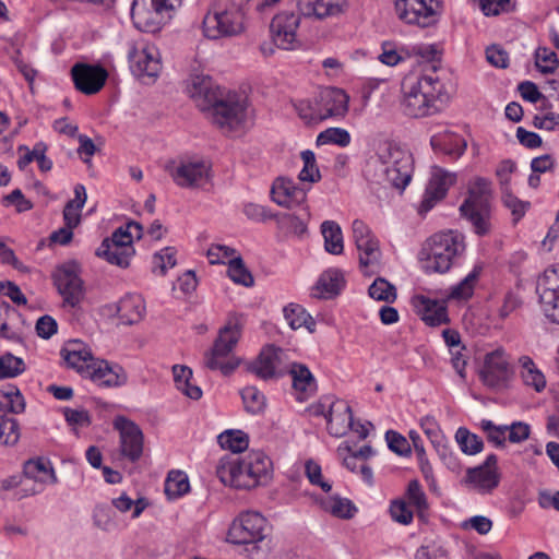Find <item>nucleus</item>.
Wrapping results in <instances>:
<instances>
[{
	"instance_id": "nucleus-55",
	"label": "nucleus",
	"mask_w": 559,
	"mask_h": 559,
	"mask_svg": "<svg viewBox=\"0 0 559 559\" xmlns=\"http://www.w3.org/2000/svg\"><path fill=\"white\" fill-rule=\"evenodd\" d=\"M418 81H426L428 83L431 91L427 93V96L432 100V103L441 106L448 98L444 84L435 73H426L421 75Z\"/></svg>"
},
{
	"instance_id": "nucleus-17",
	"label": "nucleus",
	"mask_w": 559,
	"mask_h": 559,
	"mask_svg": "<svg viewBox=\"0 0 559 559\" xmlns=\"http://www.w3.org/2000/svg\"><path fill=\"white\" fill-rule=\"evenodd\" d=\"M53 283L63 302L72 308L80 305L84 297L83 281L74 264L59 266L52 274Z\"/></svg>"
},
{
	"instance_id": "nucleus-45",
	"label": "nucleus",
	"mask_w": 559,
	"mask_h": 559,
	"mask_svg": "<svg viewBox=\"0 0 559 559\" xmlns=\"http://www.w3.org/2000/svg\"><path fill=\"white\" fill-rule=\"evenodd\" d=\"M245 409L257 415L265 408V396L255 386H246L240 392Z\"/></svg>"
},
{
	"instance_id": "nucleus-2",
	"label": "nucleus",
	"mask_w": 559,
	"mask_h": 559,
	"mask_svg": "<svg viewBox=\"0 0 559 559\" xmlns=\"http://www.w3.org/2000/svg\"><path fill=\"white\" fill-rule=\"evenodd\" d=\"M193 96L203 97L202 110L211 115L212 123L223 133L228 134L241 130L248 122V102L237 93L218 96L211 87V80L197 78L193 81Z\"/></svg>"
},
{
	"instance_id": "nucleus-6",
	"label": "nucleus",
	"mask_w": 559,
	"mask_h": 559,
	"mask_svg": "<svg viewBox=\"0 0 559 559\" xmlns=\"http://www.w3.org/2000/svg\"><path fill=\"white\" fill-rule=\"evenodd\" d=\"M243 20V11L236 2L216 0L203 19V33L210 39L237 36L245 29Z\"/></svg>"
},
{
	"instance_id": "nucleus-29",
	"label": "nucleus",
	"mask_w": 559,
	"mask_h": 559,
	"mask_svg": "<svg viewBox=\"0 0 559 559\" xmlns=\"http://www.w3.org/2000/svg\"><path fill=\"white\" fill-rule=\"evenodd\" d=\"M135 250L133 246H118L103 240L96 250V255L105 259L108 263L118 265L120 267H128L131 258L134 255Z\"/></svg>"
},
{
	"instance_id": "nucleus-21",
	"label": "nucleus",
	"mask_w": 559,
	"mask_h": 559,
	"mask_svg": "<svg viewBox=\"0 0 559 559\" xmlns=\"http://www.w3.org/2000/svg\"><path fill=\"white\" fill-rule=\"evenodd\" d=\"M510 377V364L506 352L501 348L485 356L480 378L489 388L502 386Z\"/></svg>"
},
{
	"instance_id": "nucleus-35",
	"label": "nucleus",
	"mask_w": 559,
	"mask_h": 559,
	"mask_svg": "<svg viewBox=\"0 0 559 559\" xmlns=\"http://www.w3.org/2000/svg\"><path fill=\"white\" fill-rule=\"evenodd\" d=\"M24 481L34 479L40 483H47L48 480L52 484L57 483V477L52 467L49 466V463L38 459V460H29L24 465Z\"/></svg>"
},
{
	"instance_id": "nucleus-31",
	"label": "nucleus",
	"mask_w": 559,
	"mask_h": 559,
	"mask_svg": "<svg viewBox=\"0 0 559 559\" xmlns=\"http://www.w3.org/2000/svg\"><path fill=\"white\" fill-rule=\"evenodd\" d=\"M436 152H441L453 158L462 156L466 150V141L460 135L452 133L436 134L430 140Z\"/></svg>"
},
{
	"instance_id": "nucleus-13",
	"label": "nucleus",
	"mask_w": 559,
	"mask_h": 559,
	"mask_svg": "<svg viewBox=\"0 0 559 559\" xmlns=\"http://www.w3.org/2000/svg\"><path fill=\"white\" fill-rule=\"evenodd\" d=\"M284 358L285 352L282 348L269 345L248 365V371L264 381L282 378L287 374Z\"/></svg>"
},
{
	"instance_id": "nucleus-5",
	"label": "nucleus",
	"mask_w": 559,
	"mask_h": 559,
	"mask_svg": "<svg viewBox=\"0 0 559 559\" xmlns=\"http://www.w3.org/2000/svg\"><path fill=\"white\" fill-rule=\"evenodd\" d=\"M464 251V236L448 230L429 237L421 246L418 260L426 274H443L454 265Z\"/></svg>"
},
{
	"instance_id": "nucleus-3",
	"label": "nucleus",
	"mask_w": 559,
	"mask_h": 559,
	"mask_svg": "<svg viewBox=\"0 0 559 559\" xmlns=\"http://www.w3.org/2000/svg\"><path fill=\"white\" fill-rule=\"evenodd\" d=\"M67 367L100 388H119L127 383L128 376L117 364L95 358L91 348L80 340H70L60 350Z\"/></svg>"
},
{
	"instance_id": "nucleus-10",
	"label": "nucleus",
	"mask_w": 559,
	"mask_h": 559,
	"mask_svg": "<svg viewBox=\"0 0 559 559\" xmlns=\"http://www.w3.org/2000/svg\"><path fill=\"white\" fill-rule=\"evenodd\" d=\"M439 0H395V10L408 24L428 27L437 23L440 15Z\"/></svg>"
},
{
	"instance_id": "nucleus-32",
	"label": "nucleus",
	"mask_w": 559,
	"mask_h": 559,
	"mask_svg": "<svg viewBox=\"0 0 559 559\" xmlns=\"http://www.w3.org/2000/svg\"><path fill=\"white\" fill-rule=\"evenodd\" d=\"M25 400L14 384H7L0 389V412L21 414L25 411Z\"/></svg>"
},
{
	"instance_id": "nucleus-24",
	"label": "nucleus",
	"mask_w": 559,
	"mask_h": 559,
	"mask_svg": "<svg viewBox=\"0 0 559 559\" xmlns=\"http://www.w3.org/2000/svg\"><path fill=\"white\" fill-rule=\"evenodd\" d=\"M348 7L347 0H298L297 9L307 19L323 20L343 13Z\"/></svg>"
},
{
	"instance_id": "nucleus-8",
	"label": "nucleus",
	"mask_w": 559,
	"mask_h": 559,
	"mask_svg": "<svg viewBox=\"0 0 559 559\" xmlns=\"http://www.w3.org/2000/svg\"><path fill=\"white\" fill-rule=\"evenodd\" d=\"M491 181L476 178L468 188V197L460 206L462 216L467 218L474 231L484 236L490 230Z\"/></svg>"
},
{
	"instance_id": "nucleus-18",
	"label": "nucleus",
	"mask_w": 559,
	"mask_h": 559,
	"mask_svg": "<svg viewBox=\"0 0 559 559\" xmlns=\"http://www.w3.org/2000/svg\"><path fill=\"white\" fill-rule=\"evenodd\" d=\"M431 90L426 81H417L402 100L403 112L412 118L433 115L440 110V105L432 103L427 96Z\"/></svg>"
},
{
	"instance_id": "nucleus-44",
	"label": "nucleus",
	"mask_w": 559,
	"mask_h": 559,
	"mask_svg": "<svg viewBox=\"0 0 559 559\" xmlns=\"http://www.w3.org/2000/svg\"><path fill=\"white\" fill-rule=\"evenodd\" d=\"M534 57L535 66L543 74H552L559 68L557 53L547 47H538L535 50Z\"/></svg>"
},
{
	"instance_id": "nucleus-51",
	"label": "nucleus",
	"mask_w": 559,
	"mask_h": 559,
	"mask_svg": "<svg viewBox=\"0 0 559 559\" xmlns=\"http://www.w3.org/2000/svg\"><path fill=\"white\" fill-rule=\"evenodd\" d=\"M112 507H115L118 511L126 513L132 510V518H139L140 514L147 507V502L144 498H139L136 500H132L127 493H122L118 498L112 499Z\"/></svg>"
},
{
	"instance_id": "nucleus-63",
	"label": "nucleus",
	"mask_w": 559,
	"mask_h": 559,
	"mask_svg": "<svg viewBox=\"0 0 559 559\" xmlns=\"http://www.w3.org/2000/svg\"><path fill=\"white\" fill-rule=\"evenodd\" d=\"M518 91L520 92L523 99L530 103H537L539 100L544 102L543 108H547L550 106L549 102L545 97L543 93L539 92L537 85L531 81L521 82L518 86Z\"/></svg>"
},
{
	"instance_id": "nucleus-54",
	"label": "nucleus",
	"mask_w": 559,
	"mask_h": 559,
	"mask_svg": "<svg viewBox=\"0 0 559 559\" xmlns=\"http://www.w3.org/2000/svg\"><path fill=\"white\" fill-rule=\"evenodd\" d=\"M480 428L486 433L487 440L493 443L496 447H504L507 440L508 426L507 425H495L489 419H483L480 421Z\"/></svg>"
},
{
	"instance_id": "nucleus-42",
	"label": "nucleus",
	"mask_w": 559,
	"mask_h": 559,
	"mask_svg": "<svg viewBox=\"0 0 559 559\" xmlns=\"http://www.w3.org/2000/svg\"><path fill=\"white\" fill-rule=\"evenodd\" d=\"M323 508L332 515L340 519H350L357 512L355 504L346 498L330 497L323 502Z\"/></svg>"
},
{
	"instance_id": "nucleus-56",
	"label": "nucleus",
	"mask_w": 559,
	"mask_h": 559,
	"mask_svg": "<svg viewBox=\"0 0 559 559\" xmlns=\"http://www.w3.org/2000/svg\"><path fill=\"white\" fill-rule=\"evenodd\" d=\"M94 524L103 531H111L117 526L115 512L106 504L96 506L93 514Z\"/></svg>"
},
{
	"instance_id": "nucleus-11",
	"label": "nucleus",
	"mask_w": 559,
	"mask_h": 559,
	"mask_svg": "<svg viewBox=\"0 0 559 559\" xmlns=\"http://www.w3.org/2000/svg\"><path fill=\"white\" fill-rule=\"evenodd\" d=\"M267 521L259 512L247 511L230 525L227 540L237 544H253L264 539Z\"/></svg>"
},
{
	"instance_id": "nucleus-19",
	"label": "nucleus",
	"mask_w": 559,
	"mask_h": 559,
	"mask_svg": "<svg viewBox=\"0 0 559 559\" xmlns=\"http://www.w3.org/2000/svg\"><path fill=\"white\" fill-rule=\"evenodd\" d=\"M353 239L359 251V263L361 267L377 265L380 260L379 241L371 229L360 219H355L352 225Z\"/></svg>"
},
{
	"instance_id": "nucleus-30",
	"label": "nucleus",
	"mask_w": 559,
	"mask_h": 559,
	"mask_svg": "<svg viewBox=\"0 0 559 559\" xmlns=\"http://www.w3.org/2000/svg\"><path fill=\"white\" fill-rule=\"evenodd\" d=\"M344 286L345 278L343 272L338 269H329L320 275L314 287V290L318 292V294L314 293L313 296L319 298H330L338 295Z\"/></svg>"
},
{
	"instance_id": "nucleus-62",
	"label": "nucleus",
	"mask_w": 559,
	"mask_h": 559,
	"mask_svg": "<svg viewBox=\"0 0 559 559\" xmlns=\"http://www.w3.org/2000/svg\"><path fill=\"white\" fill-rule=\"evenodd\" d=\"M502 202L504 206L511 211L514 223H518L531 206L530 202L522 201L510 192L503 194Z\"/></svg>"
},
{
	"instance_id": "nucleus-43",
	"label": "nucleus",
	"mask_w": 559,
	"mask_h": 559,
	"mask_svg": "<svg viewBox=\"0 0 559 559\" xmlns=\"http://www.w3.org/2000/svg\"><path fill=\"white\" fill-rule=\"evenodd\" d=\"M190 489L188 476L181 471L169 472L166 483L165 492L169 498H178L187 493Z\"/></svg>"
},
{
	"instance_id": "nucleus-46",
	"label": "nucleus",
	"mask_w": 559,
	"mask_h": 559,
	"mask_svg": "<svg viewBox=\"0 0 559 559\" xmlns=\"http://www.w3.org/2000/svg\"><path fill=\"white\" fill-rule=\"evenodd\" d=\"M228 276L236 283L250 287L253 285L254 280L250 271L246 267L243 260L240 257H234L228 263Z\"/></svg>"
},
{
	"instance_id": "nucleus-15",
	"label": "nucleus",
	"mask_w": 559,
	"mask_h": 559,
	"mask_svg": "<svg viewBox=\"0 0 559 559\" xmlns=\"http://www.w3.org/2000/svg\"><path fill=\"white\" fill-rule=\"evenodd\" d=\"M210 165L204 160H182L167 164L166 170L181 188H199L210 179Z\"/></svg>"
},
{
	"instance_id": "nucleus-9",
	"label": "nucleus",
	"mask_w": 559,
	"mask_h": 559,
	"mask_svg": "<svg viewBox=\"0 0 559 559\" xmlns=\"http://www.w3.org/2000/svg\"><path fill=\"white\" fill-rule=\"evenodd\" d=\"M174 11L170 0H133L131 17L138 29L154 34L171 20Z\"/></svg>"
},
{
	"instance_id": "nucleus-1",
	"label": "nucleus",
	"mask_w": 559,
	"mask_h": 559,
	"mask_svg": "<svg viewBox=\"0 0 559 559\" xmlns=\"http://www.w3.org/2000/svg\"><path fill=\"white\" fill-rule=\"evenodd\" d=\"M414 159L411 152L394 141L379 143L366 166V176L374 183L403 191L412 180Z\"/></svg>"
},
{
	"instance_id": "nucleus-27",
	"label": "nucleus",
	"mask_w": 559,
	"mask_h": 559,
	"mask_svg": "<svg viewBox=\"0 0 559 559\" xmlns=\"http://www.w3.org/2000/svg\"><path fill=\"white\" fill-rule=\"evenodd\" d=\"M412 302L417 313L428 325L438 326L448 322L447 308L442 302L424 295L413 297Z\"/></svg>"
},
{
	"instance_id": "nucleus-12",
	"label": "nucleus",
	"mask_w": 559,
	"mask_h": 559,
	"mask_svg": "<svg viewBox=\"0 0 559 559\" xmlns=\"http://www.w3.org/2000/svg\"><path fill=\"white\" fill-rule=\"evenodd\" d=\"M128 60L132 73L141 79H155L162 69L157 48L144 41L128 45Z\"/></svg>"
},
{
	"instance_id": "nucleus-36",
	"label": "nucleus",
	"mask_w": 559,
	"mask_h": 559,
	"mask_svg": "<svg viewBox=\"0 0 559 559\" xmlns=\"http://www.w3.org/2000/svg\"><path fill=\"white\" fill-rule=\"evenodd\" d=\"M519 362L521 366V378L524 384L534 388L537 392L543 391L546 386V379L543 372L537 369L532 358L522 356Z\"/></svg>"
},
{
	"instance_id": "nucleus-59",
	"label": "nucleus",
	"mask_w": 559,
	"mask_h": 559,
	"mask_svg": "<svg viewBox=\"0 0 559 559\" xmlns=\"http://www.w3.org/2000/svg\"><path fill=\"white\" fill-rule=\"evenodd\" d=\"M176 265L175 249L166 247L153 257V272L165 275L168 269Z\"/></svg>"
},
{
	"instance_id": "nucleus-39",
	"label": "nucleus",
	"mask_w": 559,
	"mask_h": 559,
	"mask_svg": "<svg viewBox=\"0 0 559 559\" xmlns=\"http://www.w3.org/2000/svg\"><path fill=\"white\" fill-rule=\"evenodd\" d=\"M21 437L19 421L0 412V445H14Z\"/></svg>"
},
{
	"instance_id": "nucleus-47",
	"label": "nucleus",
	"mask_w": 559,
	"mask_h": 559,
	"mask_svg": "<svg viewBox=\"0 0 559 559\" xmlns=\"http://www.w3.org/2000/svg\"><path fill=\"white\" fill-rule=\"evenodd\" d=\"M369 296L379 301L393 302L396 299V288L383 277H378L369 286Z\"/></svg>"
},
{
	"instance_id": "nucleus-20",
	"label": "nucleus",
	"mask_w": 559,
	"mask_h": 559,
	"mask_svg": "<svg viewBox=\"0 0 559 559\" xmlns=\"http://www.w3.org/2000/svg\"><path fill=\"white\" fill-rule=\"evenodd\" d=\"M71 76L78 91L85 95L98 93L106 83L108 72L102 66L75 63Z\"/></svg>"
},
{
	"instance_id": "nucleus-38",
	"label": "nucleus",
	"mask_w": 559,
	"mask_h": 559,
	"mask_svg": "<svg viewBox=\"0 0 559 559\" xmlns=\"http://www.w3.org/2000/svg\"><path fill=\"white\" fill-rule=\"evenodd\" d=\"M217 441L223 449L230 450L233 456L243 452L249 445L248 436L241 430H226L217 437Z\"/></svg>"
},
{
	"instance_id": "nucleus-34",
	"label": "nucleus",
	"mask_w": 559,
	"mask_h": 559,
	"mask_svg": "<svg viewBox=\"0 0 559 559\" xmlns=\"http://www.w3.org/2000/svg\"><path fill=\"white\" fill-rule=\"evenodd\" d=\"M326 252L338 255L344 251L343 234L340 225L334 221H324L321 224Z\"/></svg>"
},
{
	"instance_id": "nucleus-23",
	"label": "nucleus",
	"mask_w": 559,
	"mask_h": 559,
	"mask_svg": "<svg viewBox=\"0 0 559 559\" xmlns=\"http://www.w3.org/2000/svg\"><path fill=\"white\" fill-rule=\"evenodd\" d=\"M271 195L275 203L287 209L302 205L307 200L306 190L298 187L294 180L285 177L274 180Z\"/></svg>"
},
{
	"instance_id": "nucleus-60",
	"label": "nucleus",
	"mask_w": 559,
	"mask_h": 559,
	"mask_svg": "<svg viewBox=\"0 0 559 559\" xmlns=\"http://www.w3.org/2000/svg\"><path fill=\"white\" fill-rule=\"evenodd\" d=\"M420 427L435 449H438L440 445L447 442L445 437L432 417L427 416L423 418L420 421Z\"/></svg>"
},
{
	"instance_id": "nucleus-61",
	"label": "nucleus",
	"mask_w": 559,
	"mask_h": 559,
	"mask_svg": "<svg viewBox=\"0 0 559 559\" xmlns=\"http://www.w3.org/2000/svg\"><path fill=\"white\" fill-rule=\"evenodd\" d=\"M385 440L389 449L400 456H408L412 452L411 444L401 433L389 430L385 433Z\"/></svg>"
},
{
	"instance_id": "nucleus-26",
	"label": "nucleus",
	"mask_w": 559,
	"mask_h": 559,
	"mask_svg": "<svg viewBox=\"0 0 559 559\" xmlns=\"http://www.w3.org/2000/svg\"><path fill=\"white\" fill-rule=\"evenodd\" d=\"M499 481L498 471L479 466L467 468L464 478L465 485L480 495L491 493L498 487Z\"/></svg>"
},
{
	"instance_id": "nucleus-57",
	"label": "nucleus",
	"mask_w": 559,
	"mask_h": 559,
	"mask_svg": "<svg viewBox=\"0 0 559 559\" xmlns=\"http://www.w3.org/2000/svg\"><path fill=\"white\" fill-rule=\"evenodd\" d=\"M539 302L545 317L552 323L559 324V294L546 290Z\"/></svg>"
},
{
	"instance_id": "nucleus-49",
	"label": "nucleus",
	"mask_w": 559,
	"mask_h": 559,
	"mask_svg": "<svg viewBox=\"0 0 559 559\" xmlns=\"http://www.w3.org/2000/svg\"><path fill=\"white\" fill-rule=\"evenodd\" d=\"M301 159L304 167L299 173V180L310 183L318 182L321 179V174L317 166L314 153L310 150L304 151L301 152Z\"/></svg>"
},
{
	"instance_id": "nucleus-16",
	"label": "nucleus",
	"mask_w": 559,
	"mask_h": 559,
	"mask_svg": "<svg viewBox=\"0 0 559 559\" xmlns=\"http://www.w3.org/2000/svg\"><path fill=\"white\" fill-rule=\"evenodd\" d=\"M299 12L282 11L271 21L270 33L273 44L284 50H293L297 47V29L300 24Z\"/></svg>"
},
{
	"instance_id": "nucleus-48",
	"label": "nucleus",
	"mask_w": 559,
	"mask_h": 559,
	"mask_svg": "<svg viewBox=\"0 0 559 559\" xmlns=\"http://www.w3.org/2000/svg\"><path fill=\"white\" fill-rule=\"evenodd\" d=\"M411 57V52L403 47H399L393 41H384L382 44V52L379 56V60L386 66L393 67L399 62L404 61Z\"/></svg>"
},
{
	"instance_id": "nucleus-52",
	"label": "nucleus",
	"mask_w": 559,
	"mask_h": 559,
	"mask_svg": "<svg viewBox=\"0 0 559 559\" xmlns=\"http://www.w3.org/2000/svg\"><path fill=\"white\" fill-rule=\"evenodd\" d=\"M318 144H337L342 147L350 143V134L342 128H329L322 131L317 138Z\"/></svg>"
},
{
	"instance_id": "nucleus-28",
	"label": "nucleus",
	"mask_w": 559,
	"mask_h": 559,
	"mask_svg": "<svg viewBox=\"0 0 559 559\" xmlns=\"http://www.w3.org/2000/svg\"><path fill=\"white\" fill-rule=\"evenodd\" d=\"M287 374L292 377L294 390L305 395L299 397L300 400L314 394L317 391L316 378L306 365L300 362L287 365Z\"/></svg>"
},
{
	"instance_id": "nucleus-40",
	"label": "nucleus",
	"mask_w": 559,
	"mask_h": 559,
	"mask_svg": "<svg viewBox=\"0 0 559 559\" xmlns=\"http://www.w3.org/2000/svg\"><path fill=\"white\" fill-rule=\"evenodd\" d=\"M118 311L120 312V317L124 319L127 323L132 324L142 319L145 307L139 297L130 296L120 301Z\"/></svg>"
},
{
	"instance_id": "nucleus-7",
	"label": "nucleus",
	"mask_w": 559,
	"mask_h": 559,
	"mask_svg": "<svg viewBox=\"0 0 559 559\" xmlns=\"http://www.w3.org/2000/svg\"><path fill=\"white\" fill-rule=\"evenodd\" d=\"M240 336L241 329L236 322H228L219 329L212 348L204 354V366L211 370H219L224 376L233 373L240 364L233 354Z\"/></svg>"
},
{
	"instance_id": "nucleus-64",
	"label": "nucleus",
	"mask_w": 559,
	"mask_h": 559,
	"mask_svg": "<svg viewBox=\"0 0 559 559\" xmlns=\"http://www.w3.org/2000/svg\"><path fill=\"white\" fill-rule=\"evenodd\" d=\"M305 469L312 485L319 486L324 492H329L332 489V485L323 479L321 466L318 463L309 460L305 465Z\"/></svg>"
},
{
	"instance_id": "nucleus-58",
	"label": "nucleus",
	"mask_w": 559,
	"mask_h": 559,
	"mask_svg": "<svg viewBox=\"0 0 559 559\" xmlns=\"http://www.w3.org/2000/svg\"><path fill=\"white\" fill-rule=\"evenodd\" d=\"M406 496L409 504H412L419 513H423L428 508L426 493L424 492L419 481L413 479L408 483Z\"/></svg>"
},
{
	"instance_id": "nucleus-33",
	"label": "nucleus",
	"mask_w": 559,
	"mask_h": 559,
	"mask_svg": "<svg viewBox=\"0 0 559 559\" xmlns=\"http://www.w3.org/2000/svg\"><path fill=\"white\" fill-rule=\"evenodd\" d=\"M333 406H331L328 414L324 415L328 421V430L332 436L342 437L346 433L348 428L354 427L353 412L349 405L343 404L344 412L335 415Z\"/></svg>"
},
{
	"instance_id": "nucleus-4",
	"label": "nucleus",
	"mask_w": 559,
	"mask_h": 559,
	"mask_svg": "<svg viewBox=\"0 0 559 559\" xmlns=\"http://www.w3.org/2000/svg\"><path fill=\"white\" fill-rule=\"evenodd\" d=\"M271 465V460L262 452H251L242 461L237 456L225 455L216 466V475L224 485L252 489L267 477Z\"/></svg>"
},
{
	"instance_id": "nucleus-25",
	"label": "nucleus",
	"mask_w": 559,
	"mask_h": 559,
	"mask_svg": "<svg viewBox=\"0 0 559 559\" xmlns=\"http://www.w3.org/2000/svg\"><path fill=\"white\" fill-rule=\"evenodd\" d=\"M455 180V174L435 167L426 188L421 207H424L425 211H429L436 202L445 197L448 189L454 185Z\"/></svg>"
},
{
	"instance_id": "nucleus-41",
	"label": "nucleus",
	"mask_w": 559,
	"mask_h": 559,
	"mask_svg": "<svg viewBox=\"0 0 559 559\" xmlns=\"http://www.w3.org/2000/svg\"><path fill=\"white\" fill-rule=\"evenodd\" d=\"M455 440L463 453L475 455L483 451L484 442L480 437L472 433L467 428L460 427L455 432Z\"/></svg>"
},
{
	"instance_id": "nucleus-37",
	"label": "nucleus",
	"mask_w": 559,
	"mask_h": 559,
	"mask_svg": "<svg viewBox=\"0 0 559 559\" xmlns=\"http://www.w3.org/2000/svg\"><path fill=\"white\" fill-rule=\"evenodd\" d=\"M283 311L285 320L293 330L306 326L309 331H313L316 322L313 321L312 317L309 313H307L301 306L289 304L284 308Z\"/></svg>"
},
{
	"instance_id": "nucleus-50",
	"label": "nucleus",
	"mask_w": 559,
	"mask_h": 559,
	"mask_svg": "<svg viewBox=\"0 0 559 559\" xmlns=\"http://www.w3.org/2000/svg\"><path fill=\"white\" fill-rule=\"evenodd\" d=\"M25 370V362L22 358L5 353L0 356V379L14 378Z\"/></svg>"
},
{
	"instance_id": "nucleus-14",
	"label": "nucleus",
	"mask_w": 559,
	"mask_h": 559,
	"mask_svg": "<svg viewBox=\"0 0 559 559\" xmlns=\"http://www.w3.org/2000/svg\"><path fill=\"white\" fill-rule=\"evenodd\" d=\"M114 428L119 432L120 454L131 463L138 462L144 448V436L139 425L124 416H117Z\"/></svg>"
},
{
	"instance_id": "nucleus-22",
	"label": "nucleus",
	"mask_w": 559,
	"mask_h": 559,
	"mask_svg": "<svg viewBox=\"0 0 559 559\" xmlns=\"http://www.w3.org/2000/svg\"><path fill=\"white\" fill-rule=\"evenodd\" d=\"M349 96L341 88L328 87L320 92L317 99L320 121L344 117L348 111Z\"/></svg>"
},
{
	"instance_id": "nucleus-53",
	"label": "nucleus",
	"mask_w": 559,
	"mask_h": 559,
	"mask_svg": "<svg viewBox=\"0 0 559 559\" xmlns=\"http://www.w3.org/2000/svg\"><path fill=\"white\" fill-rule=\"evenodd\" d=\"M480 273L479 267H475L464 280L452 288L451 297L455 299H467L474 293L475 284Z\"/></svg>"
}]
</instances>
